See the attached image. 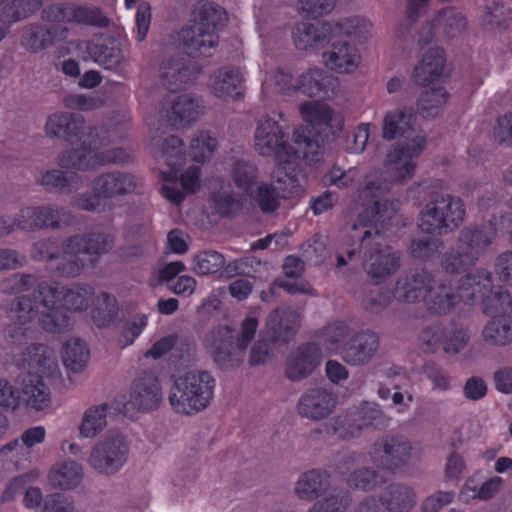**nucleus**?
<instances>
[{
  "mask_svg": "<svg viewBox=\"0 0 512 512\" xmlns=\"http://www.w3.org/2000/svg\"><path fill=\"white\" fill-rule=\"evenodd\" d=\"M389 190L387 182L376 185L375 180H366L365 187L359 192V200L367 206V211L348 229L337 252V264L344 266L348 262L344 254L350 259L357 251H363L367 255L364 269L376 284L393 275L401 265L399 253L382 244L383 237L378 228L398 209L397 202L385 197Z\"/></svg>",
  "mask_w": 512,
  "mask_h": 512,
  "instance_id": "nucleus-1",
  "label": "nucleus"
},
{
  "mask_svg": "<svg viewBox=\"0 0 512 512\" xmlns=\"http://www.w3.org/2000/svg\"><path fill=\"white\" fill-rule=\"evenodd\" d=\"M294 144L296 147L288 143V128L282 113L274 112L259 118L254 133L255 149L259 154L277 160L274 177L291 187L296 185V160L302 157L312 163L321 154L318 136L304 128L295 130Z\"/></svg>",
  "mask_w": 512,
  "mask_h": 512,
  "instance_id": "nucleus-2",
  "label": "nucleus"
},
{
  "mask_svg": "<svg viewBox=\"0 0 512 512\" xmlns=\"http://www.w3.org/2000/svg\"><path fill=\"white\" fill-rule=\"evenodd\" d=\"M490 286V275L486 271L468 274L457 291L442 281L436 282L426 270L411 271L399 277L395 297L400 302L415 303L423 300L434 314L451 312L460 301H482Z\"/></svg>",
  "mask_w": 512,
  "mask_h": 512,
  "instance_id": "nucleus-3",
  "label": "nucleus"
},
{
  "mask_svg": "<svg viewBox=\"0 0 512 512\" xmlns=\"http://www.w3.org/2000/svg\"><path fill=\"white\" fill-rule=\"evenodd\" d=\"M417 115L412 107L401 106L392 109L384 115L381 123V136L384 140L395 143L386 154L384 167L391 178L382 180L377 175H371L376 185L387 182H406L411 179L417 167V159L425 150L427 137L422 131L416 130Z\"/></svg>",
  "mask_w": 512,
  "mask_h": 512,
  "instance_id": "nucleus-4",
  "label": "nucleus"
},
{
  "mask_svg": "<svg viewBox=\"0 0 512 512\" xmlns=\"http://www.w3.org/2000/svg\"><path fill=\"white\" fill-rule=\"evenodd\" d=\"M42 310L39 323L43 329L52 333H61L71 325L69 310L82 311L87 309L93 297L90 286L75 285L65 291L55 281H42L38 285Z\"/></svg>",
  "mask_w": 512,
  "mask_h": 512,
  "instance_id": "nucleus-5",
  "label": "nucleus"
},
{
  "mask_svg": "<svg viewBox=\"0 0 512 512\" xmlns=\"http://www.w3.org/2000/svg\"><path fill=\"white\" fill-rule=\"evenodd\" d=\"M215 387L216 380L209 372L186 371L175 378L168 400L176 413L194 415L211 404Z\"/></svg>",
  "mask_w": 512,
  "mask_h": 512,
  "instance_id": "nucleus-6",
  "label": "nucleus"
},
{
  "mask_svg": "<svg viewBox=\"0 0 512 512\" xmlns=\"http://www.w3.org/2000/svg\"><path fill=\"white\" fill-rule=\"evenodd\" d=\"M260 309L250 311L241 321L239 332L228 325H219L205 337V347L218 363L238 361L254 339L258 329Z\"/></svg>",
  "mask_w": 512,
  "mask_h": 512,
  "instance_id": "nucleus-7",
  "label": "nucleus"
},
{
  "mask_svg": "<svg viewBox=\"0 0 512 512\" xmlns=\"http://www.w3.org/2000/svg\"><path fill=\"white\" fill-rule=\"evenodd\" d=\"M137 185L138 180L131 173L120 170L101 173L92 179L91 191L76 195L72 204L88 212L101 213L111 209L112 199L133 193Z\"/></svg>",
  "mask_w": 512,
  "mask_h": 512,
  "instance_id": "nucleus-8",
  "label": "nucleus"
},
{
  "mask_svg": "<svg viewBox=\"0 0 512 512\" xmlns=\"http://www.w3.org/2000/svg\"><path fill=\"white\" fill-rule=\"evenodd\" d=\"M114 244L113 236L105 232H90L75 235L63 243L62 274L75 277L86 267L94 266L99 257L107 253Z\"/></svg>",
  "mask_w": 512,
  "mask_h": 512,
  "instance_id": "nucleus-9",
  "label": "nucleus"
},
{
  "mask_svg": "<svg viewBox=\"0 0 512 512\" xmlns=\"http://www.w3.org/2000/svg\"><path fill=\"white\" fill-rule=\"evenodd\" d=\"M76 148L66 150L58 156L62 168L79 171H94L105 165L124 162L127 152L118 147L104 149V139H95L92 134H82Z\"/></svg>",
  "mask_w": 512,
  "mask_h": 512,
  "instance_id": "nucleus-10",
  "label": "nucleus"
},
{
  "mask_svg": "<svg viewBox=\"0 0 512 512\" xmlns=\"http://www.w3.org/2000/svg\"><path fill=\"white\" fill-rule=\"evenodd\" d=\"M151 149L154 157L163 160L168 166V170L161 171L162 196L172 203H180L184 199V193L177 188V167L184 159L181 140L170 136L162 141L160 136L154 135L151 139Z\"/></svg>",
  "mask_w": 512,
  "mask_h": 512,
  "instance_id": "nucleus-11",
  "label": "nucleus"
},
{
  "mask_svg": "<svg viewBox=\"0 0 512 512\" xmlns=\"http://www.w3.org/2000/svg\"><path fill=\"white\" fill-rule=\"evenodd\" d=\"M129 454V442L119 431H110L92 447L87 458L88 466L98 474L110 476L119 472Z\"/></svg>",
  "mask_w": 512,
  "mask_h": 512,
  "instance_id": "nucleus-12",
  "label": "nucleus"
},
{
  "mask_svg": "<svg viewBox=\"0 0 512 512\" xmlns=\"http://www.w3.org/2000/svg\"><path fill=\"white\" fill-rule=\"evenodd\" d=\"M493 229H466L462 231L456 248L444 254L441 266L446 272H459L475 263L479 251L490 243Z\"/></svg>",
  "mask_w": 512,
  "mask_h": 512,
  "instance_id": "nucleus-13",
  "label": "nucleus"
},
{
  "mask_svg": "<svg viewBox=\"0 0 512 512\" xmlns=\"http://www.w3.org/2000/svg\"><path fill=\"white\" fill-rule=\"evenodd\" d=\"M411 442L404 436L386 435L378 439L369 451L371 462L383 471L395 473L414 458Z\"/></svg>",
  "mask_w": 512,
  "mask_h": 512,
  "instance_id": "nucleus-14",
  "label": "nucleus"
},
{
  "mask_svg": "<svg viewBox=\"0 0 512 512\" xmlns=\"http://www.w3.org/2000/svg\"><path fill=\"white\" fill-rule=\"evenodd\" d=\"M465 215L463 203L460 199L450 195L441 196L426 204L421 211L419 227L426 233L440 232L450 225L460 224Z\"/></svg>",
  "mask_w": 512,
  "mask_h": 512,
  "instance_id": "nucleus-15",
  "label": "nucleus"
},
{
  "mask_svg": "<svg viewBox=\"0 0 512 512\" xmlns=\"http://www.w3.org/2000/svg\"><path fill=\"white\" fill-rule=\"evenodd\" d=\"M382 417L378 404L365 402L360 407L351 409L337 418L335 431L339 437L349 439L355 437L366 427L375 425Z\"/></svg>",
  "mask_w": 512,
  "mask_h": 512,
  "instance_id": "nucleus-16",
  "label": "nucleus"
},
{
  "mask_svg": "<svg viewBox=\"0 0 512 512\" xmlns=\"http://www.w3.org/2000/svg\"><path fill=\"white\" fill-rule=\"evenodd\" d=\"M299 112L306 122L317 133L329 131L335 135L342 131L344 118L328 104L320 101H306L300 104Z\"/></svg>",
  "mask_w": 512,
  "mask_h": 512,
  "instance_id": "nucleus-17",
  "label": "nucleus"
},
{
  "mask_svg": "<svg viewBox=\"0 0 512 512\" xmlns=\"http://www.w3.org/2000/svg\"><path fill=\"white\" fill-rule=\"evenodd\" d=\"M67 29L60 25L34 23L21 30L20 45L29 53H40L67 37Z\"/></svg>",
  "mask_w": 512,
  "mask_h": 512,
  "instance_id": "nucleus-18",
  "label": "nucleus"
},
{
  "mask_svg": "<svg viewBox=\"0 0 512 512\" xmlns=\"http://www.w3.org/2000/svg\"><path fill=\"white\" fill-rule=\"evenodd\" d=\"M362 57L359 49L347 40L333 41L322 54L323 65L338 74H353L360 67Z\"/></svg>",
  "mask_w": 512,
  "mask_h": 512,
  "instance_id": "nucleus-19",
  "label": "nucleus"
},
{
  "mask_svg": "<svg viewBox=\"0 0 512 512\" xmlns=\"http://www.w3.org/2000/svg\"><path fill=\"white\" fill-rule=\"evenodd\" d=\"M202 106L191 94H169L162 105V112L175 127H184L200 115Z\"/></svg>",
  "mask_w": 512,
  "mask_h": 512,
  "instance_id": "nucleus-20",
  "label": "nucleus"
},
{
  "mask_svg": "<svg viewBox=\"0 0 512 512\" xmlns=\"http://www.w3.org/2000/svg\"><path fill=\"white\" fill-rule=\"evenodd\" d=\"M337 406V396L325 388L316 387L305 391L298 402L301 416L322 420L332 414Z\"/></svg>",
  "mask_w": 512,
  "mask_h": 512,
  "instance_id": "nucleus-21",
  "label": "nucleus"
},
{
  "mask_svg": "<svg viewBox=\"0 0 512 512\" xmlns=\"http://www.w3.org/2000/svg\"><path fill=\"white\" fill-rule=\"evenodd\" d=\"M45 17L56 22H76L96 27H106L109 24L105 13L95 6H52Z\"/></svg>",
  "mask_w": 512,
  "mask_h": 512,
  "instance_id": "nucleus-22",
  "label": "nucleus"
},
{
  "mask_svg": "<svg viewBox=\"0 0 512 512\" xmlns=\"http://www.w3.org/2000/svg\"><path fill=\"white\" fill-rule=\"evenodd\" d=\"M497 271L501 280L512 287V252L501 255L497 263ZM502 287L493 290L490 285L484 299V310L488 314L506 312L512 305V296Z\"/></svg>",
  "mask_w": 512,
  "mask_h": 512,
  "instance_id": "nucleus-23",
  "label": "nucleus"
},
{
  "mask_svg": "<svg viewBox=\"0 0 512 512\" xmlns=\"http://www.w3.org/2000/svg\"><path fill=\"white\" fill-rule=\"evenodd\" d=\"M480 472L470 475L462 485L459 492V501L470 504L473 501H489L501 493L505 480L500 475H493L478 483Z\"/></svg>",
  "mask_w": 512,
  "mask_h": 512,
  "instance_id": "nucleus-24",
  "label": "nucleus"
},
{
  "mask_svg": "<svg viewBox=\"0 0 512 512\" xmlns=\"http://www.w3.org/2000/svg\"><path fill=\"white\" fill-rule=\"evenodd\" d=\"M331 21H324L318 24L299 23L295 26L292 38L299 50L311 51L323 48L333 38Z\"/></svg>",
  "mask_w": 512,
  "mask_h": 512,
  "instance_id": "nucleus-25",
  "label": "nucleus"
},
{
  "mask_svg": "<svg viewBox=\"0 0 512 512\" xmlns=\"http://www.w3.org/2000/svg\"><path fill=\"white\" fill-rule=\"evenodd\" d=\"M182 48L191 57L211 56L218 44V35L202 26L189 25L179 33Z\"/></svg>",
  "mask_w": 512,
  "mask_h": 512,
  "instance_id": "nucleus-26",
  "label": "nucleus"
},
{
  "mask_svg": "<svg viewBox=\"0 0 512 512\" xmlns=\"http://www.w3.org/2000/svg\"><path fill=\"white\" fill-rule=\"evenodd\" d=\"M36 314V306L30 298L18 297L10 310L12 323L5 330L6 336L12 342H21L31 332V321Z\"/></svg>",
  "mask_w": 512,
  "mask_h": 512,
  "instance_id": "nucleus-27",
  "label": "nucleus"
},
{
  "mask_svg": "<svg viewBox=\"0 0 512 512\" xmlns=\"http://www.w3.org/2000/svg\"><path fill=\"white\" fill-rule=\"evenodd\" d=\"M299 92L313 97H331L338 88V79L322 68H310L298 73Z\"/></svg>",
  "mask_w": 512,
  "mask_h": 512,
  "instance_id": "nucleus-28",
  "label": "nucleus"
},
{
  "mask_svg": "<svg viewBox=\"0 0 512 512\" xmlns=\"http://www.w3.org/2000/svg\"><path fill=\"white\" fill-rule=\"evenodd\" d=\"M196 72L182 58L166 57L158 69V79L163 87L175 91L195 79Z\"/></svg>",
  "mask_w": 512,
  "mask_h": 512,
  "instance_id": "nucleus-29",
  "label": "nucleus"
},
{
  "mask_svg": "<svg viewBox=\"0 0 512 512\" xmlns=\"http://www.w3.org/2000/svg\"><path fill=\"white\" fill-rule=\"evenodd\" d=\"M321 360L320 347L316 344H307L288 359L286 374L293 381L301 380L308 377L319 366Z\"/></svg>",
  "mask_w": 512,
  "mask_h": 512,
  "instance_id": "nucleus-30",
  "label": "nucleus"
},
{
  "mask_svg": "<svg viewBox=\"0 0 512 512\" xmlns=\"http://www.w3.org/2000/svg\"><path fill=\"white\" fill-rule=\"evenodd\" d=\"M242 81L239 70L222 67L210 75L208 88L215 97L228 101L239 98Z\"/></svg>",
  "mask_w": 512,
  "mask_h": 512,
  "instance_id": "nucleus-31",
  "label": "nucleus"
},
{
  "mask_svg": "<svg viewBox=\"0 0 512 512\" xmlns=\"http://www.w3.org/2000/svg\"><path fill=\"white\" fill-rule=\"evenodd\" d=\"M83 46H85L91 58L105 69H115L125 63L123 51L115 43H112L111 46H104L95 40L87 43L69 42L67 44L66 54L76 49L80 50ZM61 55L64 56L65 53H61Z\"/></svg>",
  "mask_w": 512,
  "mask_h": 512,
  "instance_id": "nucleus-32",
  "label": "nucleus"
},
{
  "mask_svg": "<svg viewBox=\"0 0 512 512\" xmlns=\"http://www.w3.org/2000/svg\"><path fill=\"white\" fill-rule=\"evenodd\" d=\"M299 326V315L288 308L275 309L266 320V332L273 341L289 340L297 333Z\"/></svg>",
  "mask_w": 512,
  "mask_h": 512,
  "instance_id": "nucleus-33",
  "label": "nucleus"
},
{
  "mask_svg": "<svg viewBox=\"0 0 512 512\" xmlns=\"http://www.w3.org/2000/svg\"><path fill=\"white\" fill-rule=\"evenodd\" d=\"M444 62V53L441 49H430L415 67V81L422 86L439 84L445 77Z\"/></svg>",
  "mask_w": 512,
  "mask_h": 512,
  "instance_id": "nucleus-34",
  "label": "nucleus"
},
{
  "mask_svg": "<svg viewBox=\"0 0 512 512\" xmlns=\"http://www.w3.org/2000/svg\"><path fill=\"white\" fill-rule=\"evenodd\" d=\"M131 403L139 411L148 412L159 407L162 393L159 381L147 376L135 381L131 392Z\"/></svg>",
  "mask_w": 512,
  "mask_h": 512,
  "instance_id": "nucleus-35",
  "label": "nucleus"
},
{
  "mask_svg": "<svg viewBox=\"0 0 512 512\" xmlns=\"http://www.w3.org/2000/svg\"><path fill=\"white\" fill-rule=\"evenodd\" d=\"M378 349V337L374 333L362 332L354 336L342 351L343 359L358 366L370 361Z\"/></svg>",
  "mask_w": 512,
  "mask_h": 512,
  "instance_id": "nucleus-36",
  "label": "nucleus"
},
{
  "mask_svg": "<svg viewBox=\"0 0 512 512\" xmlns=\"http://www.w3.org/2000/svg\"><path fill=\"white\" fill-rule=\"evenodd\" d=\"M329 487V475L323 470L311 469L300 474L294 493L300 500L313 501L324 495Z\"/></svg>",
  "mask_w": 512,
  "mask_h": 512,
  "instance_id": "nucleus-37",
  "label": "nucleus"
},
{
  "mask_svg": "<svg viewBox=\"0 0 512 512\" xmlns=\"http://www.w3.org/2000/svg\"><path fill=\"white\" fill-rule=\"evenodd\" d=\"M83 467L74 460L56 462L47 474L50 486L61 490L76 488L83 479Z\"/></svg>",
  "mask_w": 512,
  "mask_h": 512,
  "instance_id": "nucleus-38",
  "label": "nucleus"
},
{
  "mask_svg": "<svg viewBox=\"0 0 512 512\" xmlns=\"http://www.w3.org/2000/svg\"><path fill=\"white\" fill-rule=\"evenodd\" d=\"M83 119L69 112H56L48 116L45 132L49 137L77 139L83 134Z\"/></svg>",
  "mask_w": 512,
  "mask_h": 512,
  "instance_id": "nucleus-39",
  "label": "nucleus"
},
{
  "mask_svg": "<svg viewBox=\"0 0 512 512\" xmlns=\"http://www.w3.org/2000/svg\"><path fill=\"white\" fill-rule=\"evenodd\" d=\"M298 175L299 172L296 170V185L293 187L283 181L281 183L278 182L274 174L272 178L278 183L279 186L277 188L267 183L260 184L255 191V195H253L260 209L265 213L275 211L280 205V199L284 197L286 193L294 192L300 185Z\"/></svg>",
  "mask_w": 512,
  "mask_h": 512,
  "instance_id": "nucleus-40",
  "label": "nucleus"
},
{
  "mask_svg": "<svg viewBox=\"0 0 512 512\" xmlns=\"http://www.w3.org/2000/svg\"><path fill=\"white\" fill-rule=\"evenodd\" d=\"M109 405L100 403L84 410L78 426L79 435L85 439H94L101 434L108 425Z\"/></svg>",
  "mask_w": 512,
  "mask_h": 512,
  "instance_id": "nucleus-41",
  "label": "nucleus"
},
{
  "mask_svg": "<svg viewBox=\"0 0 512 512\" xmlns=\"http://www.w3.org/2000/svg\"><path fill=\"white\" fill-rule=\"evenodd\" d=\"M20 395V403L36 411L49 407L51 394L45 383L36 376H28L23 379Z\"/></svg>",
  "mask_w": 512,
  "mask_h": 512,
  "instance_id": "nucleus-42",
  "label": "nucleus"
},
{
  "mask_svg": "<svg viewBox=\"0 0 512 512\" xmlns=\"http://www.w3.org/2000/svg\"><path fill=\"white\" fill-rule=\"evenodd\" d=\"M226 20V12L217 3L201 0L194 5L191 25L202 26L204 29L217 33V29Z\"/></svg>",
  "mask_w": 512,
  "mask_h": 512,
  "instance_id": "nucleus-43",
  "label": "nucleus"
},
{
  "mask_svg": "<svg viewBox=\"0 0 512 512\" xmlns=\"http://www.w3.org/2000/svg\"><path fill=\"white\" fill-rule=\"evenodd\" d=\"M42 376H50L58 370L57 359L52 350L44 345L31 346L25 357L23 365Z\"/></svg>",
  "mask_w": 512,
  "mask_h": 512,
  "instance_id": "nucleus-44",
  "label": "nucleus"
},
{
  "mask_svg": "<svg viewBox=\"0 0 512 512\" xmlns=\"http://www.w3.org/2000/svg\"><path fill=\"white\" fill-rule=\"evenodd\" d=\"M483 340L493 346L504 347L512 343V317H493L482 329Z\"/></svg>",
  "mask_w": 512,
  "mask_h": 512,
  "instance_id": "nucleus-45",
  "label": "nucleus"
},
{
  "mask_svg": "<svg viewBox=\"0 0 512 512\" xmlns=\"http://www.w3.org/2000/svg\"><path fill=\"white\" fill-rule=\"evenodd\" d=\"M227 168L236 186L243 194L245 196H252V186L258 177V171L255 165L241 157L229 159Z\"/></svg>",
  "mask_w": 512,
  "mask_h": 512,
  "instance_id": "nucleus-46",
  "label": "nucleus"
},
{
  "mask_svg": "<svg viewBox=\"0 0 512 512\" xmlns=\"http://www.w3.org/2000/svg\"><path fill=\"white\" fill-rule=\"evenodd\" d=\"M61 357L63 365L68 371L79 373L87 366L90 352L85 342L78 338H71L64 344Z\"/></svg>",
  "mask_w": 512,
  "mask_h": 512,
  "instance_id": "nucleus-47",
  "label": "nucleus"
},
{
  "mask_svg": "<svg viewBox=\"0 0 512 512\" xmlns=\"http://www.w3.org/2000/svg\"><path fill=\"white\" fill-rule=\"evenodd\" d=\"M333 36L346 35L358 40L368 39L373 23L363 16H350L331 21Z\"/></svg>",
  "mask_w": 512,
  "mask_h": 512,
  "instance_id": "nucleus-48",
  "label": "nucleus"
},
{
  "mask_svg": "<svg viewBox=\"0 0 512 512\" xmlns=\"http://www.w3.org/2000/svg\"><path fill=\"white\" fill-rule=\"evenodd\" d=\"M416 493L406 485H392L382 497L383 504L390 512H409L416 504Z\"/></svg>",
  "mask_w": 512,
  "mask_h": 512,
  "instance_id": "nucleus-49",
  "label": "nucleus"
},
{
  "mask_svg": "<svg viewBox=\"0 0 512 512\" xmlns=\"http://www.w3.org/2000/svg\"><path fill=\"white\" fill-rule=\"evenodd\" d=\"M448 102V94L441 84L428 87L421 95L418 105L426 117L439 115Z\"/></svg>",
  "mask_w": 512,
  "mask_h": 512,
  "instance_id": "nucleus-50",
  "label": "nucleus"
},
{
  "mask_svg": "<svg viewBox=\"0 0 512 512\" xmlns=\"http://www.w3.org/2000/svg\"><path fill=\"white\" fill-rule=\"evenodd\" d=\"M39 6L38 0H12L0 11V24L10 26L27 18Z\"/></svg>",
  "mask_w": 512,
  "mask_h": 512,
  "instance_id": "nucleus-51",
  "label": "nucleus"
},
{
  "mask_svg": "<svg viewBox=\"0 0 512 512\" xmlns=\"http://www.w3.org/2000/svg\"><path fill=\"white\" fill-rule=\"evenodd\" d=\"M117 301L114 296L102 293L97 297L96 305L92 310V319L98 327L111 324L117 316Z\"/></svg>",
  "mask_w": 512,
  "mask_h": 512,
  "instance_id": "nucleus-52",
  "label": "nucleus"
},
{
  "mask_svg": "<svg viewBox=\"0 0 512 512\" xmlns=\"http://www.w3.org/2000/svg\"><path fill=\"white\" fill-rule=\"evenodd\" d=\"M349 332L348 325L342 321H336L327 325L320 336V344L326 354L337 353L340 350L342 340Z\"/></svg>",
  "mask_w": 512,
  "mask_h": 512,
  "instance_id": "nucleus-53",
  "label": "nucleus"
},
{
  "mask_svg": "<svg viewBox=\"0 0 512 512\" xmlns=\"http://www.w3.org/2000/svg\"><path fill=\"white\" fill-rule=\"evenodd\" d=\"M127 9L136 7L135 14V37L138 42H142L147 37L151 24V5L147 1L138 2V0H124Z\"/></svg>",
  "mask_w": 512,
  "mask_h": 512,
  "instance_id": "nucleus-54",
  "label": "nucleus"
},
{
  "mask_svg": "<svg viewBox=\"0 0 512 512\" xmlns=\"http://www.w3.org/2000/svg\"><path fill=\"white\" fill-rule=\"evenodd\" d=\"M225 265L224 256L214 250L197 253L193 257L191 269L199 275L217 273Z\"/></svg>",
  "mask_w": 512,
  "mask_h": 512,
  "instance_id": "nucleus-55",
  "label": "nucleus"
},
{
  "mask_svg": "<svg viewBox=\"0 0 512 512\" xmlns=\"http://www.w3.org/2000/svg\"><path fill=\"white\" fill-rule=\"evenodd\" d=\"M266 87L274 86L275 89L283 94H293L299 91L298 73L295 74L290 69H275L266 79Z\"/></svg>",
  "mask_w": 512,
  "mask_h": 512,
  "instance_id": "nucleus-56",
  "label": "nucleus"
},
{
  "mask_svg": "<svg viewBox=\"0 0 512 512\" xmlns=\"http://www.w3.org/2000/svg\"><path fill=\"white\" fill-rule=\"evenodd\" d=\"M470 341V335L464 326H453L445 330L442 347L446 354L454 356L462 352Z\"/></svg>",
  "mask_w": 512,
  "mask_h": 512,
  "instance_id": "nucleus-57",
  "label": "nucleus"
},
{
  "mask_svg": "<svg viewBox=\"0 0 512 512\" xmlns=\"http://www.w3.org/2000/svg\"><path fill=\"white\" fill-rule=\"evenodd\" d=\"M80 183L81 178L79 175L66 174L57 169L47 171L41 178V184L47 189L72 191L77 189Z\"/></svg>",
  "mask_w": 512,
  "mask_h": 512,
  "instance_id": "nucleus-58",
  "label": "nucleus"
},
{
  "mask_svg": "<svg viewBox=\"0 0 512 512\" xmlns=\"http://www.w3.org/2000/svg\"><path fill=\"white\" fill-rule=\"evenodd\" d=\"M31 255L40 261H47L51 268L62 273L63 248L59 252L53 242L50 240H41L33 245Z\"/></svg>",
  "mask_w": 512,
  "mask_h": 512,
  "instance_id": "nucleus-59",
  "label": "nucleus"
},
{
  "mask_svg": "<svg viewBox=\"0 0 512 512\" xmlns=\"http://www.w3.org/2000/svg\"><path fill=\"white\" fill-rule=\"evenodd\" d=\"M37 477V471H30L9 479L1 492V502L5 503L15 501L21 493L24 494L26 486L30 482L34 481Z\"/></svg>",
  "mask_w": 512,
  "mask_h": 512,
  "instance_id": "nucleus-60",
  "label": "nucleus"
},
{
  "mask_svg": "<svg viewBox=\"0 0 512 512\" xmlns=\"http://www.w3.org/2000/svg\"><path fill=\"white\" fill-rule=\"evenodd\" d=\"M148 324L146 314H137L128 320L122 328L117 343L121 348H125L134 343Z\"/></svg>",
  "mask_w": 512,
  "mask_h": 512,
  "instance_id": "nucleus-61",
  "label": "nucleus"
},
{
  "mask_svg": "<svg viewBox=\"0 0 512 512\" xmlns=\"http://www.w3.org/2000/svg\"><path fill=\"white\" fill-rule=\"evenodd\" d=\"M31 453L18 439H14L0 448V458L11 462L16 469L24 467L29 462Z\"/></svg>",
  "mask_w": 512,
  "mask_h": 512,
  "instance_id": "nucleus-62",
  "label": "nucleus"
},
{
  "mask_svg": "<svg viewBox=\"0 0 512 512\" xmlns=\"http://www.w3.org/2000/svg\"><path fill=\"white\" fill-rule=\"evenodd\" d=\"M217 146L216 138L208 132H201L193 138L190 145V154L196 161H205L212 156Z\"/></svg>",
  "mask_w": 512,
  "mask_h": 512,
  "instance_id": "nucleus-63",
  "label": "nucleus"
},
{
  "mask_svg": "<svg viewBox=\"0 0 512 512\" xmlns=\"http://www.w3.org/2000/svg\"><path fill=\"white\" fill-rule=\"evenodd\" d=\"M350 503L351 499L339 492L315 502L308 512H347Z\"/></svg>",
  "mask_w": 512,
  "mask_h": 512,
  "instance_id": "nucleus-64",
  "label": "nucleus"
}]
</instances>
